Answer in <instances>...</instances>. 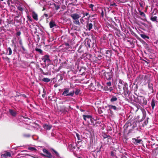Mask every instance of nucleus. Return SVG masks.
Returning <instances> with one entry per match:
<instances>
[{"label": "nucleus", "instance_id": "45", "mask_svg": "<svg viewBox=\"0 0 158 158\" xmlns=\"http://www.w3.org/2000/svg\"><path fill=\"white\" fill-rule=\"evenodd\" d=\"M80 90L79 89H76L74 93L76 95H78L80 93Z\"/></svg>", "mask_w": 158, "mask_h": 158}, {"label": "nucleus", "instance_id": "25", "mask_svg": "<svg viewBox=\"0 0 158 158\" xmlns=\"http://www.w3.org/2000/svg\"><path fill=\"white\" fill-rule=\"evenodd\" d=\"M9 113L10 114L13 116H15L16 115V113L15 111L11 109L9 110Z\"/></svg>", "mask_w": 158, "mask_h": 158}, {"label": "nucleus", "instance_id": "50", "mask_svg": "<svg viewBox=\"0 0 158 158\" xmlns=\"http://www.w3.org/2000/svg\"><path fill=\"white\" fill-rule=\"evenodd\" d=\"M28 149L29 150H30L32 151H34L37 150L35 148L33 147H29L28 148Z\"/></svg>", "mask_w": 158, "mask_h": 158}, {"label": "nucleus", "instance_id": "62", "mask_svg": "<svg viewBox=\"0 0 158 158\" xmlns=\"http://www.w3.org/2000/svg\"><path fill=\"white\" fill-rule=\"evenodd\" d=\"M21 34V32L19 31H17L16 33V35L17 36H19Z\"/></svg>", "mask_w": 158, "mask_h": 158}, {"label": "nucleus", "instance_id": "20", "mask_svg": "<svg viewBox=\"0 0 158 158\" xmlns=\"http://www.w3.org/2000/svg\"><path fill=\"white\" fill-rule=\"evenodd\" d=\"M32 18L36 21L38 20V15L35 12L33 11L32 12Z\"/></svg>", "mask_w": 158, "mask_h": 158}, {"label": "nucleus", "instance_id": "51", "mask_svg": "<svg viewBox=\"0 0 158 158\" xmlns=\"http://www.w3.org/2000/svg\"><path fill=\"white\" fill-rule=\"evenodd\" d=\"M27 19L28 20H29L30 22H32V19H31V17L30 16H29V15H28L27 16Z\"/></svg>", "mask_w": 158, "mask_h": 158}, {"label": "nucleus", "instance_id": "16", "mask_svg": "<svg viewBox=\"0 0 158 158\" xmlns=\"http://www.w3.org/2000/svg\"><path fill=\"white\" fill-rule=\"evenodd\" d=\"M42 59L44 62H45L46 61L50 60L49 58V56L47 55H45L43 56Z\"/></svg>", "mask_w": 158, "mask_h": 158}, {"label": "nucleus", "instance_id": "59", "mask_svg": "<svg viewBox=\"0 0 158 158\" xmlns=\"http://www.w3.org/2000/svg\"><path fill=\"white\" fill-rule=\"evenodd\" d=\"M59 75L60 76V79H59V81H62L63 79V77L62 76L61 74H60Z\"/></svg>", "mask_w": 158, "mask_h": 158}, {"label": "nucleus", "instance_id": "8", "mask_svg": "<svg viewBox=\"0 0 158 158\" xmlns=\"http://www.w3.org/2000/svg\"><path fill=\"white\" fill-rule=\"evenodd\" d=\"M126 85L124 82L121 80H119V83L118 85V87L119 91L122 90V89Z\"/></svg>", "mask_w": 158, "mask_h": 158}, {"label": "nucleus", "instance_id": "56", "mask_svg": "<svg viewBox=\"0 0 158 158\" xmlns=\"http://www.w3.org/2000/svg\"><path fill=\"white\" fill-rule=\"evenodd\" d=\"M66 46V49H68L69 48V44L68 43H65L64 44Z\"/></svg>", "mask_w": 158, "mask_h": 158}, {"label": "nucleus", "instance_id": "48", "mask_svg": "<svg viewBox=\"0 0 158 158\" xmlns=\"http://www.w3.org/2000/svg\"><path fill=\"white\" fill-rule=\"evenodd\" d=\"M62 108H63V112H67L68 111V108H67L64 106H62Z\"/></svg>", "mask_w": 158, "mask_h": 158}, {"label": "nucleus", "instance_id": "35", "mask_svg": "<svg viewBox=\"0 0 158 158\" xmlns=\"http://www.w3.org/2000/svg\"><path fill=\"white\" fill-rule=\"evenodd\" d=\"M50 80L48 78H44L42 79V81L44 82H49Z\"/></svg>", "mask_w": 158, "mask_h": 158}, {"label": "nucleus", "instance_id": "18", "mask_svg": "<svg viewBox=\"0 0 158 158\" xmlns=\"http://www.w3.org/2000/svg\"><path fill=\"white\" fill-rule=\"evenodd\" d=\"M132 140V142L135 144H137L138 143H140V142L142 141L141 139H138L135 138H133Z\"/></svg>", "mask_w": 158, "mask_h": 158}, {"label": "nucleus", "instance_id": "17", "mask_svg": "<svg viewBox=\"0 0 158 158\" xmlns=\"http://www.w3.org/2000/svg\"><path fill=\"white\" fill-rule=\"evenodd\" d=\"M43 127L44 129L46 130H49L51 129L52 126L50 125L45 124L43 125Z\"/></svg>", "mask_w": 158, "mask_h": 158}, {"label": "nucleus", "instance_id": "52", "mask_svg": "<svg viewBox=\"0 0 158 158\" xmlns=\"http://www.w3.org/2000/svg\"><path fill=\"white\" fill-rule=\"evenodd\" d=\"M104 88L105 89H106V90L110 91H111L113 89L112 87H110L109 88H108L107 87H105Z\"/></svg>", "mask_w": 158, "mask_h": 158}, {"label": "nucleus", "instance_id": "27", "mask_svg": "<svg viewBox=\"0 0 158 158\" xmlns=\"http://www.w3.org/2000/svg\"><path fill=\"white\" fill-rule=\"evenodd\" d=\"M74 143H71L69 145L68 147L69 148L70 150H71L75 149L76 148L74 145Z\"/></svg>", "mask_w": 158, "mask_h": 158}, {"label": "nucleus", "instance_id": "12", "mask_svg": "<svg viewBox=\"0 0 158 158\" xmlns=\"http://www.w3.org/2000/svg\"><path fill=\"white\" fill-rule=\"evenodd\" d=\"M1 156V157L6 158H9V157H11V153L8 152H5L4 154H2Z\"/></svg>", "mask_w": 158, "mask_h": 158}, {"label": "nucleus", "instance_id": "10", "mask_svg": "<svg viewBox=\"0 0 158 158\" xmlns=\"http://www.w3.org/2000/svg\"><path fill=\"white\" fill-rule=\"evenodd\" d=\"M70 16L73 20H78L81 16L77 13H74L71 14Z\"/></svg>", "mask_w": 158, "mask_h": 158}, {"label": "nucleus", "instance_id": "19", "mask_svg": "<svg viewBox=\"0 0 158 158\" xmlns=\"http://www.w3.org/2000/svg\"><path fill=\"white\" fill-rule=\"evenodd\" d=\"M142 43L143 44L144 47L148 51L150 50L149 45L145 42L142 40Z\"/></svg>", "mask_w": 158, "mask_h": 158}, {"label": "nucleus", "instance_id": "60", "mask_svg": "<svg viewBox=\"0 0 158 158\" xmlns=\"http://www.w3.org/2000/svg\"><path fill=\"white\" fill-rule=\"evenodd\" d=\"M76 136L77 138V139L79 140H80V135H79V134L77 133H76Z\"/></svg>", "mask_w": 158, "mask_h": 158}, {"label": "nucleus", "instance_id": "64", "mask_svg": "<svg viewBox=\"0 0 158 158\" xmlns=\"http://www.w3.org/2000/svg\"><path fill=\"white\" fill-rule=\"evenodd\" d=\"M84 17H83V16L80 19V21L81 22V23H82V21L84 22V21L83 20V19Z\"/></svg>", "mask_w": 158, "mask_h": 158}, {"label": "nucleus", "instance_id": "33", "mask_svg": "<svg viewBox=\"0 0 158 158\" xmlns=\"http://www.w3.org/2000/svg\"><path fill=\"white\" fill-rule=\"evenodd\" d=\"M89 120H90V122L94 126H95V124H94V121H95V120L92 117H91V118H90Z\"/></svg>", "mask_w": 158, "mask_h": 158}, {"label": "nucleus", "instance_id": "55", "mask_svg": "<svg viewBox=\"0 0 158 158\" xmlns=\"http://www.w3.org/2000/svg\"><path fill=\"white\" fill-rule=\"evenodd\" d=\"M7 23L9 24H12L13 23V20H8Z\"/></svg>", "mask_w": 158, "mask_h": 158}, {"label": "nucleus", "instance_id": "41", "mask_svg": "<svg viewBox=\"0 0 158 158\" xmlns=\"http://www.w3.org/2000/svg\"><path fill=\"white\" fill-rule=\"evenodd\" d=\"M139 11L140 13V15L143 18H145V15L143 12H142L140 10H139Z\"/></svg>", "mask_w": 158, "mask_h": 158}, {"label": "nucleus", "instance_id": "54", "mask_svg": "<svg viewBox=\"0 0 158 158\" xmlns=\"http://www.w3.org/2000/svg\"><path fill=\"white\" fill-rule=\"evenodd\" d=\"M106 85L108 86H110L111 85V83L110 81H109L106 83Z\"/></svg>", "mask_w": 158, "mask_h": 158}, {"label": "nucleus", "instance_id": "57", "mask_svg": "<svg viewBox=\"0 0 158 158\" xmlns=\"http://www.w3.org/2000/svg\"><path fill=\"white\" fill-rule=\"evenodd\" d=\"M94 5L92 4H91L89 5V7L90 8H91L92 11H93L94 10L93 9V7H94Z\"/></svg>", "mask_w": 158, "mask_h": 158}, {"label": "nucleus", "instance_id": "39", "mask_svg": "<svg viewBox=\"0 0 158 158\" xmlns=\"http://www.w3.org/2000/svg\"><path fill=\"white\" fill-rule=\"evenodd\" d=\"M106 10L105 9L101 10V16L103 17L104 15V12H106Z\"/></svg>", "mask_w": 158, "mask_h": 158}, {"label": "nucleus", "instance_id": "29", "mask_svg": "<svg viewBox=\"0 0 158 158\" xmlns=\"http://www.w3.org/2000/svg\"><path fill=\"white\" fill-rule=\"evenodd\" d=\"M106 49L107 48H106L105 47H104V48L101 47L100 48V49L99 50L100 52V53H101L102 54H104V53L106 52L104 51L105 50H106Z\"/></svg>", "mask_w": 158, "mask_h": 158}, {"label": "nucleus", "instance_id": "1", "mask_svg": "<svg viewBox=\"0 0 158 158\" xmlns=\"http://www.w3.org/2000/svg\"><path fill=\"white\" fill-rule=\"evenodd\" d=\"M93 26L95 30L98 31L99 29L98 24L97 21L95 19H93L89 21L86 25V27L88 31H90L92 29Z\"/></svg>", "mask_w": 158, "mask_h": 158}, {"label": "nucleus", "instance_id": "7", "mask_svg": "<svg viewBox=\"0 0 158 158\" xmlns=\"http://www.w3.org/2000/svg\"><path fill=\"white\" fill-rule=\"evenodd\" d=\"M43 151L44 153L46 154V155L44 154H42L41 155L43 156H45L49 158H52V156L51 153L49 152L47 149L44 148L43 149Z\"/></svg>", "mask_w": 158, "mask_h": 158}, {"label": "nucleus", "instance_id": "14", "mask_svg": "<svg viewBox=\"0 0 158 158\" xmlns=\"http://www.w3.org/2000/svg\"><path fill=\"white\" fill-rule=\"evenodd\" d=\"M92 117V116L90 115H83V119L85 121H89Z\"/></svg>", "mask_w": 158, "mask_h": 158}, {"label": "nucleus", "instance_id": "36", "mask_svg": "<svg viewBox=\"0 0 158 158\" xmlns=\"http://www.w3.org/2000/svg\"><path fill=\"white\" fill-rule=\"evenodd\" d=\"M157 17L156 16H154V17H151V20L152 21H156L157 22V21H156Z\"/></svg>", "mask_w": 158, "mask_h": 158}, {"label": "nucleus", "instance_id": "46", "mask_svg": "<svg viewBox=\"0 0 158 158\" xmlns=\"http://www.w3.org/2000/svg\"><path fill=\"white\" fill-rule=\"evenodd\" d=\"M35 50L36 51L39 52L40 54H42V53L43 51L40 49L36 48L35 49Z\"/></svg>", "mask_w": 158, "mask_h": 158}, {"label": "nucleus", "instance_id": "5", "mask_svg": "<svg viewBox=\"0 0 158 158\" xmlns=\"http://www.w3.org/2000/svg\"><path fill=\"white\" fill-rule=\"evenodd\" d=\"M69 89L68 88H66L64 89V91L62 95L66 96H73L74 94V91L73 90L72 91L69 92Z\"/></svg>", "mask_w": 158, "mask_h": 158}, {"label": "nucleus", "instance_id": "4", "mask_svg": "<svg viewBox=\"0 0 158 158\" xmlns=\"http://www.w3.org/2000/svg\"><path fill=\"white\" fill-rule=\"evenodd\" d=\"M135 101L143 106L146 105L148 102L146 98L142 96H138L136 99H135Z\"/></svg>", "mask_w": 158, "mask_h": 158}, {"label": "nucleus", "instance_id": "34", "mask_svg": "<svg viewBox=\"0 0 158 158\" xmlns=\"http://www.w3.org/2000/svg\"><path fill=\"white\" fill-rule=\"evenodd\" d=\"M53 5H54L55 8L56 10H58L60 7V5L59 4L57 5L54 3Z\"/></svg>", "mask_w": 158, "mask_h": 158}, {"label": "nucleus", "instance_id": "9", "mask_svg": "<svg viewBox=\"0 0 158 158\" xmlns=\"http://www.w3.org/2000/svg\"><path fill=\"white\" fill-rule=\"evenodd\" d=\"M81 14L83 15V17H85V16L88 17V19H89L91 17V15L89 14V12H86L83 10H81Z\"/></svg>", "mask_w": 158, "mask_h": 158}, {"label": "nucleus", "instance_id": "13", "mask_svg": "<svg viewBox=\"0 0 158 158\" xmlns=\"http://www.w3.org/2000/svg\"><path fill=\"white\" fill-rule=\"evenodd\" d=\"M18 9L20 11L22 12L24 9V6L21 3L17 4V6H16Z\"/></svg>", "mask_w": 158, "mask_h": 158}, {"label": "nucleus", "instance_id": "49", "mask_svg": "<svg viewBox=\"0 0 158 158\" xmlns=\"http://www.w3.org/2000/svg\"><path fill=\"white\" fill-rule=\"evenodd\" d=\"M40 69L41 72L44 75H48V73H44L42 69Z\"/></svg>", "mask_w": 158, "mask_h": 158}, {"label": "nucleus", "instance_id": "37", "mask_svg": "<svg viewBox=\"0 0 158 158\" xmlns=\"http://www.w3.org/2000/svg\"><path fill=\"white\" fill-rule=\"evenodd\" d=\"M8 55H10L12 54V50L11 48L9 47L8 48Z\"/></svg>", "mask_w": 158, "mask_h": 158}, {"label": "nucleus", "instance_id": "63", "mask_svg": "<svg viewBox=\"0 0 158 158\" xmlns=\"http://www.w3.org/2000/svg\"><path fill=\"white\" fill-rule=\"evenodd\" d=\"M102 57V56L101 54L98 55V58L99 60L101 59Z\"/></svg>", "mask_w": 158, "mask_h": 158}, {"label": "nucleus", "instance_id": "22", "mask_svg": "<svg viewBox=\"0 0 158 158\" xmlns=\"http://www.w3.org/2000/svg\"><path fill=\"white\" fill-rule=\"evenodd\" d=\"M108 106L110 109H113L114 110H116L118 109V108H117L115 106L109 105H108Z\"/></svg>", "mask_w": 158, "mask_h": 158}, {"label": "nucleus", "instance_id": "15", "mask_svg": "<svg viewBox=\"0 0 158 158\" xmlns=\"http://www.w3.org/2000/svg\"><path fill=\"white\" fill-rule=\"evenodd\" d=\"M157 101L154 98H153L152 100L151 104L152 110H154Z\"/></svg>", "mask_w": 158, "mask_h": 158}, {"label": "nucleus", "instance_id": "24", "mask_svg": "<svg viewBox=\"0 0 158 158\" xmlns=\"http://www.w3.org/2000/svg\"><path fill=\"white\" fill-rule=\"evenodd\" d=\"M153 85L152 83H150L149 82H148V88L149 89L152 90V93H153L154 91L153 89Z\"/></svg>", "mask_w": 158, "mask_h": 158}, {"label": "nucleus", "instance_id": "2", "mask_svg": "<svg viewBox=\"0 0 158 158\" xmlns=\"http://www.w3.org/2000/svg\"><path fill=\"white\" fill-rule=\"evenodd\" d=\"M85 41V44L86 46L87 45L89 48H92L94 50H95L97 44H96V40L94 36L92 37L91 39H86Z\"/></svg>", "mask_w": 158, "mask_h": 158}, {"label": "nucleus", "instance_id": "43", "mask_svg": "<svg viewBox=\"0 0 158 158\" xmlns=\"http://www.w3.org/2000/svg\"><path fill=\"white\" fill-rule=\"evenodd\" d=\"M89 87L90 88H91V89H92V90H94L96 89V88L94 87L93 83H91L90 85H89Z\"/></svg>", "mask_w": 158, "mask_h": 158}, {"label": "nucleus", "instance_id": "44", "mask_svg": "<svg viewBox=\"0 0 158 158\" xmlns=\"http://www.w3.org/2000/svg\"><path fill=\"white\" fill-rule=\"evenodd\" d=\"M51 150L55 153L56 156H59V154L54 149L52 148H51Z\"/></svg>", "mask_w": 158, "mask_h": 158}, {"label": "nucleus", "instance_id": "30", "mask_svg": "<svg viewBox=\"0 0 158 158\" xmlns=\"http://www.w3.org/2000/svg\"><path fill=\"white\" fill-rule=\"evenodd\" d=\"M143 77L140 75H139L137 77L135 81H138L139 82L140 81L142 80Z\"/></svg>", "mask_w": 158, "mask_h": 158}, {"label": "nucleus", "instance_id": "28", "mask_svg": "<svg viewBox=\"0 0 158 158\" xmlns=\"http://www.w3.org/2000/svg\"><path fill=\"white\" fill-rule=\"evenodd\" d=\"M112 138L110 136L107 139L106 144L109 145H110L111 144V142L112 141Z\"/></svg>", "mask_w": 158, "mask_h": 158}, {"label": "nucleus", "instance_id": "47", "mask_svg": "<svg viewBox=\"0 0 158 158\" xmlns=\"http://www.w3.org/2000/svg\"><path fill=\"white\" fill-rule=\"evenodd\" d=\"M133 33H132V34L134 35L137 39L139 40H141V39L134 32H133Z\"/></svg>", "mask_w": 158, "mask_h": 158}, {"label": "nucleus", "instance_id": "26", "mask_svg": "<svg viewBox=\"0 0 158 158\" xmlns=\"http://www.w3.org/2000/svg\"><path fill=\"white\" fill-rule=\"evenodd\" d=\"M131 124L130 122H129L127 123H126L124 126V129L127 130V129L128 127L131 126Z\"/></svg>", "mask_w": 158, "mask_h": 158}, {"label": "nucleus", "instance_id": "23", "mask_svg": "<svg viewBox=\"0 0 158 158\" xmlns=\"http://www.w3.org/2000/svg\"><path fill=\"white\" fill-rule=\"evenodd\" d=\"M55 23L53 21H51L49 23L50 28H52L54 26H56Z\"/></svg>", "mask_w": 158, "mask_h": 158}, {"label": "nucleus", "instance_id": "31", "mask_svg": "<svg viewBox=\"0 0 158 158\" xmlns=\"http://www.w3.org/2000/svg\"><path fill=\"white\" fill-rule=\"evenodd\" d=\"M140 35L141 37L143 39H149V37L145 34H140Z\"/></svg>", "mask_w": 158, "mask_h": 158}, {"label": "nucleus", "instance_id": "58", "mask_svg": "<svg viewBox=\"0 0 158 158\" xmlns=\"http://www.w3.org/2000/svg\"><path fill=\"white\" fill-rule=\"evenodd\" d=\"M34 30L35 31H34V33L35 34H36L38 36H39V35L37 34V33H38L36 31H37V29L35 27H34Z\"/></svg>", "mask_w": 158, "mask_h": 158}, {"label": "nucleus", "instance_id": "6", "mask_svg": "<svg viewBox=\"0 0 158 158\" xmlns=\"http://www.w3.org/2000/svg\"><path fill=\"white\" fill-rule=\"evenodd\" d=\"M117 97V95H112L110 97V102L113 103H114L115 102H118L119 104H120V102H118ZM115 104L116 106L118 105L117 104V103H115Z\"/></svg>", "mask_w": 158, "mask_h": 158}, {"label": "nucleus", "instance_id": "32", "mask_svg": "<svg viewBox=\"0 0 158 158\" xmlns=\"http://www.w3.org/2000/svg\"><path fill=\"white\" fill-rule=\"evenodd\" d=\"M15 21L16 23V24L15 25L16 26H19L21 24V22L20 20L16 19Z\"/></svg>", "mask_w": 158, "mask_h": 158}, {"label": "nucleus", "instance_id": "61", "mask_svg": "<svg viewBox=\"0 0 158 158\" xmlns=\"http://www.w3.org/2000/svg\"><path fill=\"white\" fill-rule=\"evenodd\" d=\"M23 135L25 137H29L30 136V135L29 134H24Z\"/></svg>", "mask_w": 158, "mask_h": 158}, {"label": "nucleus", "instance_id": "42", "mask_svg": "<svg viewBox=\"0 0 158 158\" xmlns=\"http://www.w3.org/2000/svg\"><path fill=\"white\" fill-rule=\"evenodd\" d=\"M104 139L108 138L110 136L109 135H107L105 133H104L102 135Z\"/></svg>", "mask_w": 158, "mask_h": 158}, {"label": "nucleus", "instance_id": "40", "mask_svg": "<svg viewBox=\"0 0 158 158\" xmlns=\"http://www.w3.org/2000/svg\"><path fill=\"white\" fill-rule=\"evenodd\" d=\"M73 23L76 25H80V23L79 21V20H75L73 21Z\"/></svg>", "mask_w": 158, "mask_h": 158}, {"label": "nucleus", "instance_id": "21", "mask_svg": "<svg viewBox=\"0 0 158 158\" xmlns=\"http://www.w3.org/2000/svg\"><path fill=\"white\" fill-rule=\"evenodd\" d=\"M122 89L123 90L124 95H126L127 94H128V93H129L128 89V88L126 87V85H125V86Z\"/></svg>", "mask_w": 158, "mask_h": 158}, {"label": "nucleus", "instance_id": "53", "mask_svg": "<svg viewBox=\"0 0 158 158\" xmlns=\"http://www.w3.org/2000/svg\"><path fill=\"white\" fill-rule=\"evenodd\" d=\"M3 58L5 60H6L8 62H10V59L8 57H3Z\"/></svg>", "mask_w": 158, "mask_h": 158}, {"label": "nucleus", "instance_id": "3", "mask_svg": "<svg viewBox=\"0 0 158 158\" xmlns=\"http://www.w3.org/2000/svg\"><path fill=\"white\" fill-rule=\"evenodd\" d=\"M101 72L102 76H104L107 80L110 81L113 79L114 73L111 69L107 71L105 70H102Z\"/></svg>", "mask_w": 158, "mask_h": 158}, {"label": "nucleus", "instance_id": "11", "mask_svg": "<svg viewBox=\"0 0 158 158\" xmlns=\"http://www.w3.org/2000/svg\"><path fill=\"white\" fill-rule=\"evenodd\" d=\"M105 52H106V57H108L109 59L111 58V56L112 55V51L110 50H105Z\"/></svg>", "mask_w": 158, "mask_h": 158}, {"label": "nucleus", "instance_id": "38", "mask_svg": "<svg viewBox=\"0 0 158 158\" xmlns=\"http://www.w3.org/2000/svg\"><path fill=\"white\" fill-rule=\"evenodd\" d=\"M120 32H121L119 30H117L115 32L116 35L118 37H120V35H121Z\"/></svg>", "mask_w": 158, "mask_h": 158}]
</instances>
